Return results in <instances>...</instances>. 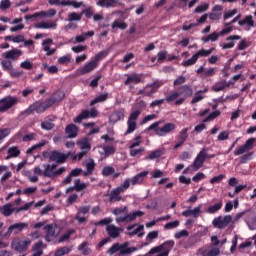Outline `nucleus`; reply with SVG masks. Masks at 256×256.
I'll list each match as a JSON object with an SVG mask.
<instances>
[{
    "label": "nucleus",
    "instance_id": "obj_32",
    "mask_svg": "<svg viewBox=\"0 0 256 256\" xmlns=\"http://www.w3.org/2000/svg\"><path fill=\"white\" fill-rule=\"evenodd\" d=\"M222 208H223V201H219L214 205L209 206L206 210V213H209L210 215H214V213H217V211H221Z\"/></svg>",
    "mask_w": 256,
    "mask_h": 256
},
{
    "label": "nucleus",
    "instance_id": "obj_22",
    "mask_svg": "<svg viewBox=\"0 0 256 256\" xmlns=\"http://www.w3.org/2000/svg\"><path fill=\"white\" fill-rule=\"evenodd\" d=\"M84 171L81 168L72 169L69 175L62 181L63 185H69L71 183L73 177H79V175H83Z\"/></svg>",
    "mask_w": 256,
    "mask_h": 256
},
{
    "label": "nucleus",
    "instance_id": "obj_40",
    "mask_svg": "<svg viewBox=\"0 0 256 256\" xmlns=\"http://www.w3.org/2000/svg\"><path fill=\"white\" fill-rule=\"evenodd\" d=\"M125 115L122 112L115 111L110 115L109 121L110 123H117V121H121Z\"/></svg>",
    "mask_w": 256,
    "mask_h": 256
},
{
    "label": "nucleus",
    "instance_id": "obj_37",
    "mask_svg": "<svg viewBox=\"0 0 256 256\" xmlns=\"http://www.w3.org/2000/svg\"><path fill=\"white\" fill-rule=\"evenodd\" d=\"M160 247H162V251L164 253H167V255H169V251H171V249H173V247H175V241L167 240L166 242L161 244Z\"/></svg>",
    "mask_w": 256,
    "mask_h": 256
},
{
    "label": "nucleus",
    "instance_id": "obj_51",
    "mask_svg": "<svg viewBox=\"0 0 256 256\" xmlns=\"http://www.w3.org/2000/svg\"><path fill=\"white\" fill-rule=\"evenodd\" d=\"M114 174H115V168L111 166H106L102 169L103 177H109V175H114Z\"/></svg>",
    "mask_w": 256,
    "mask_h": 256
},
{
    "label": "nucleus",
    "instance_id": "obj_54",
    "mask_svg": "<svg viewBox=\"0 0 256 256\" xmlns=\"http://www.w3.org/2000/svg\"><path fill=\"white\" fill-rule=\"evenodd\" d=\"M143 215H145V212L143 211H135L129 214V221H135V219H137V217H143Z\"/></svg>",
    "mask_w": 256,
    "mask_h": 256
},
{
    "label": "nucleus",
    "instance_id": "obj_31",
    "mask_svg": "<svg viewBox=\"0 0 256 256\" xmlns=\"http://www.w3.org/2000/svg\"><path fill=\"white\" fill-rule=\"evenodd\" d=\"M15 211H17V209L13 208L11 203H7L2 207V215H4V217H11Z\"/></svg>",
    "mask_w": 256,
    "mask_h": 256
},
{
    "label": "nucleus",
    "instance_id": "obj_53",
    "mask_svg": "<svg viewBox=\"0 0 256 256\" xmlns=\"http://www.w3.org/2000/svg\"><path fill=\"white\" fill-rule=\"evenodd\" d=\"M178 97H180L179 92H173L172 94L166 96L164 101H167L168 103H173V101H177Z\"/></svg>",
    "mask_w": 256,
    "mask_h": 256
},
{
    "label": "nucleus",
    "instance_id": "obj_38",
    "mask_svg": "<svg viewBox=\"0 0 256 256\" xmlns=\"http://www.w3.org/2000/svg\"><path fill=\"white\" fill-rule=\"evenodd\" d=\"M8 155L6 157V159H11L13 157H19V155L21 154V150H19V148L17 146L14 147H10L7 151Z\"/></svg>",
    "mask_w": 256,
    "mask_h": 256
},
{
    "label": "nucleus",
    "instance_id": "obj_7",
    "mask_svg": "<svg viewBox=\"0 0 256 256\" xmlns=\"http://www.w3.org/2000/svg\"><path fill=\"white\" fill-rule=\"evenodd\" d=\"M43 167L44 170L42 175H44V177H49L50 179H55V177H59V175H62V173L67 171V168L65 167H60L57 170H54L51 168V164H44Z\"/></svg>",
    "mask_w": 256,
    "mask_h": 256
},
{
    "label": "nucleus",
    "instance_id": "obj_26",
    "mask_svg": "<svg viewBox=\"0 0 256 256\" xmlns=\"http://www.w3.org/2000/svg\"><path fill=\"white\" fill-rule=\"evenodd\" d=\"M201 215V205L195 207L194 209H186L182 212L183 217H194L197 219Z\"/></svg>",
    "mask_w": 256,
    "mask_h": 256
},
{
    "label": "nucleus",
    "instance_id": "obj_6",
    "mask_svg": "<svg viewBox=\"0 0 256 256\" xmlns=\"http://www.w3.org/2000/svg\"><path fill=\"white\" fill-rule=\"evenodd\" d=\"M44 231H46V235L44 237L47 243H51V241H55L61 231L59 230V226L57 224H48L44 226Z\"/></svg>",
    "mask_w": 256,
    "mask_h": 256
},
{
    "label": "nucleus",
    "instance_id": "obj_10",
    "mask_svg": "<svg viewBox=\"0 0 256 256\" xmlns=\"http://www.w3.org/2000/svg\"><path fill=\"white\" fill-rule=\"evenodd\" d=\"M31 245V240H19L14 239L11 243V248L14 249V251H17L18 253H23V251H26L27 248Z\"/></svg>",
    "mask_w": 256,
    "mask_h": 256
},
{
    "label": "nucleus",
    "instance_id": "obj_60",
    "mask_svg": "<svg viewBox=\"0 0 256 256\" xmlns=\"http://www.w3.org/2000/svg\"><path fill=\"white\" fill-rule=\"evenodd\" d=\"M91 210V207L89 206H81L77 209V215H87L89 211Z\"/></svg>",
    "mask_w": 256,
    "mask_h": 256
},
{
    "label": "nucleus",
    "instance_id": "obj_57",
    "mask_svg": "<svg viewBox=\"0 0 256 256\" xmlns=\"http://www.w3.org/2000/svg\"><path fill=\"white\" fill-rule=\"evenodd\" d=\"M73 233H75V230H73V229L68 230L65 234L60 236L58 242L63 243V241H67V239H69L71 237V235H73Z\"/></svg>",
    "mask_w": 256,
    "mask_h": 256
},
{
    "label": "nucleus",
    "instance_id": "obj_58",
    "mask_svg": "<svg viewBox=\"0 0 256 256\" xmlns=\"http://www.w3.org/2000/svg\"><path fill=\"white\" fill-rule=\"evenodd\" d=\"M155 93V90L153 89V86H151V84H147L144 87V95L146 97H151V95H153Z\"/></svg>",
    "mask_w": 256,
    "mask_h": 256
},
{
    "label": "nucleus",
    "instance_id": "obj_25",
    "mask_svg": "<svg viewBox=\"0 0 256 256\" xmlns=\"http://www.w3.org/2000/svg\"><path fill=\"white\" fill-rule=\"evenodd\" d=\"M65 133L68 137V139H75L79 133V128L75 124H69L65 128Z\"/></svg>",
    "mask_w": 256,
    "mask_h": 256
},
{
    "label": "nucleus",
    "instance_id": "obj_33",
    "mask_svg": "<svg viewBox=\"0 0 256 256\" xmlns=\"http://www.w3.org/2000/svg\"><path fill=\"white\" fill-rule=\"evenodd\" d=\"M238 24L240 27H243V25H248V27H255V21L253 20L252 15L245 16L244 19L238 21Z\"/></svg>",
    "mask_w": 256,
    "mask_h": 256
},
{
    "label": "nucleus",
    "instance_id": "obj_27",
    "mask_svg": "<svg viewBox=\"0 0 256 256\" xmlns=\"http://www.w3.org/2000/svg\"><path fill=\"white\" fill-rule=\"evenodd\" d=\"M77 145H79L81 151L89 153L91 151V138H83L77 142Z\"/></svg>",
    "mask_w": 256,
    "mask_h": 256
},
{
    "label": "nucleus",
    "instance_id": "obj_19",
    "mask_svg": "<svg viewBox=\"0 0 256 256\" xmlns=\"http://www.w3.org/2000/svg\"><path fill=\"white\" fill-rule=\"evenodd\" d=\"M23 54V52L19 49H12L9 50L5 53L2 54V57H4V59L10 60V61H17V59H19V57H21V55Z\"/></svg>",
    "mask_w": 256,
    "mask_h": 256
},
{
    "label": "nucleus",
    "instance_id": "obj_50",
    "mask_svg": "<svg viewBox=\"0 0 256 256\" xmlns=\"http://www.w3.org/2000/svg\"><path fill=\"white\" fill-rule=\"evenodd\" d=\"M74 189L75 191H83V189H87V184L81 183L80 179H76L74 181Z\"/></svg>",
    "mask_w": 256,
    "mask_h": 256
},
{
    "label": "nucleus",
    "instance_id": "obj_14",
    "mask_svg": "<svg viewBox=\"0 0 256 256\" xmlns=\"http://www.w3.org/2000/svg\"><path fill=\"white\" fill-rule=\"evenodd\" d=\"M17 101V97L12 96L1 99L0 103H2V105H0V113H5V111L11 109V107H13V105H15Z\"/></svg>",
    "mask_w": 256,
    "mask_h": 256
},
{
    "label": "nucleus",
    "instance_id": "obj_8",
    "mask_svg": "<svg viewBox=\"0 0 256 256\" xmlns=\"http://www.w3.org/2000/svg\"><path fill=\"white\" fill-rule=\"evenodd\" d=\"M230 223H233V217L231 215H226L224 217L218 216L212 221V225L216 227V229H225L226 227H229Z\"/></svg>",
    "mask_w": 256,
    "mask_h": 256
},
{
    "label": "nucleus",
    "instance_id": "obj_23",
    "mask_svg": "<svg viewBox=\"0 0 256 256\" xmlns=\"http://www.w3.org/2000/svg\"><path fill=\"white\" fill-rule=\"evenodd\" d=\"M35 29H57V22L50 21H41L35 24Z\"/></svg>",
    "mask_w": 256,
    "mask_h": 256
},
{
    "label": "nucleus",
    "instance_id": "obj_20",
    "mask_svg": "<svg viewBox=\"0 0 256 256\" xmlns=\"http://www.w3.org/2000/svg\"><path fill=\"white\" fill-rule=\"evenodd\" d=\"M239 19H241V14L234 17L230 22L224 23L225 28L220 31V35L224 36L231 33L233 31V24L237 23Z\"/></svg>",
    "mask_w": 256,
    "mask_h": 256
},
{
    "label": "nucleus",
    "instance_id": "obj_17",
    "mask_svg": "<svg viewBox=\"0 0 256 256\" xmlns=\"http://www.w3.org/2000/svg\"><path fill=\"white\" fill-rule=\"evenodd\" d=\"M139 115H141V110H134L129 117V133H133L135 129H137V119H139Z\"/></svg>",
    "mask_w": 256,
    "mask_h": 256
},
{
    "label": "nucleus",
    "instance_id": "obj_34",
    "mask_svg": "<svg viewBox=\"0 0 256 256\" xmlns=\"http://www.w3.org/2000/svg\"><path fill=\"white\" fill-rule=\"evenodd\" d=\"M147 175H149V171L140 172L139 174L134 176V178L132 179V184L137 185L139 183H143V181L147 177Z\"/></svg>",
    "mask_w": 256,
    "mask_h": 256
},
{
    "label": "nucleus",
    "instance_id": "obj_44",
    "mask_svg": "<svg viewBox=\"0 0 256 256\" xmlns=\"http://www.w3.org/2000/svg\"><path fill=\"white\" fill-rule=\"evenodd\" d=\"M179 225H181V222H179V220H175V221L166 223L164 225V229L165 231H171V229H177Z\"/></svg>",
    "mask_w": 256,
    "mask_h": 256
},
{
    "label": "nucleus",
    "instance_id": "obj_63",
    "mask_svg": "<svg viewBox=\"0 0 256 256\" xmlns=\"http://www.w3.org/2000/svg\"><path fill=\"white\" fill-rule=\"evenodd\" d=\"M215 75V68H209L202 73V77H213Z\"/></svg>",
    "mask_w": 256,
    "mask_h": 256
},
{
    "label": "nucleus",
    "instance_id": "obj_12",
    "mask_svg": "<svg viewBox=\"0 0 256 256\" xmlns=\"http://www.w3.org/2000/svg\"><path fill=\"white\" fill-rule=\"evenodd\" d=\"M189 139V128H183L178 135L176 136V144L174 145V151H177L179 147H183L185 145V141Z\"/></svg>",
    "mask_w": 256,
    "mask_h": 256
},
{
    "label": "nucleus",
    "instance_id": "obj_11",
    "mask_svg": "<svg viewBox=\"0 0 256 256\" xmlns=\"http://www.w3.org/2000/svg\"><path fill=\"white\" fill-rule=\"evenodd\" d=\"M207 160V148H203L196 156L192 167L195 169V171H199L201 167L205 164V161Z\"/></svg>",
    "mask_w": 256,
    "mask_h": 256
},
{
    "label": "nucleus",
    "instance_id": "obj_45",
    "mask_svg": "<svg viewBox=\"0 0 256 256\" xmlns=\"http://www.w3.org/2000/svg\"><path fill=\"white\" fill-rule=\"evenodd\" d=\"M107 97L108 94L104 93V94H100L99 96H97L96 98H94L91 102L90 105L93 106L97 103H103V101H107Z\"/></svg>",
    "mask_w": 256,
    "mask_h": 256
},
{
    "label": "nucleus",
    "instance_id": "obj_62",
    "mask_svg": "<svg viewBox=\"0 0 256 256\" xmlns=\"http://www.w3.org/2000/svg\"><path fill=\"white\" fill-rule=\"evenodd\" d=\"M139 145H141V136H136L130 144V149H135V147H139Z\"/></svg>",
    "mask_w": 256,
    "mask_h": 256
},
{
    "label": "nucleus",
    "instance_id": "obj_2",
    "mask_svg": "<svg viewBox=\"0 0 256 256\" xmlns=\"http://www.w3.org/2000/svg\"><path fill=\"white\" fill-rule=\"evenodd\" d=\"M105 55H107L105 52L98 53L92 61L87 63L81 70H78V75H87V73H91V71L97 69L99 61H101Z\"/></svg>",
    "mask_w": 256,
    "mask_h": 256
},
{
    "label": "nucleus",
    "instance_id": "obj_13",
    "mask_svg": "<svg viewBox=\"0 0 256 256\" xmlns=\"http://www.w3.org/2000/svg\"><path fill=\"white\" fill-rule=\"evenodd\" d=\"M71 155V152L61 153L59 151H52L49 159L50 161H55L58 165H61L67 161L68 157Z\"/></svg>",
    "mask_w": 256,
    "mask_h": 256
},
{
    "label": "nucleus",
    "instance_id": "obj_36",
    "mask_svg": "<svg viewBox=\"0 0 256 256\" xmlns=\"http://www.w3.org/2000/svg\"><path fill=\"white\" fill-rule=\"evenodd\" d=\"M97 5L99 7H106V9H109V7H117V0H99Z\"/></svg>",
    "mask_w": 256,
    "mask_h": 256
},
{
    "label": "nucleus",
    "instance_id": "obj_64",
    "mask_svg": "<svg viewBox=\"0 0 256 256\" xmlns=\"http://www.w3.org/2000/svg\"><path fill=\"white\" fill-rule=\"evenodd\" d=\"M221 253V250L217 247L209 250L207 256H218Z\"/></svg>",
    "mask_w": 256,
    "mask_h": 256
},
{
    "label": "nucleus",
    "instance_id": "obj_59",
    "mask_svg": "<svg viewBox=\"0 0 256 256\" xmlns=\"http://www.w3.org/2000/svg\"><path fill=\"white\" fill-rule=\"evenodd\" d=\"M81 14H77V12H72L68 15V21H81Z\"/></svg>",
    "mask_w": 256,
    "mask_h": 256
},
{
    "label": "nucleus",
    "instance_id": "obj_18",
    "mask_svg": "<svg viewBox=\"0 0 256 256\" xmlns=\"http://www.w3.org/2000/svg\"><path fill=\"white\" fill-rule=\"evenodd\" d=\"M221 17H223V6L215 5L212 8V12L209 14V19H211V21H219Z\"/></svg>",
    "mask_w": 256,
    "mask_h": 256
},
{
    "label": "nucleus",
    "instance_id": "obj_55",
    "mask_svg": "<svg viewBox=\"0 0 256 256\" xmlns=\"http://www.w3.org/2000/svg\"><path fill=\"white\" fill-rule=\"evenodd\" d=\"M33 251L34 253H40V255H43V241H39L33 245Z\"/></svg>",
    "mask_w": 256,
    "mask_h": 256
},
{
    "label": "nucleus",
    "instance_id": "obj_39",
    "mask_svg": "<svg viewBox=\"0 0 256 256\" xmlns=\"http://www.w3.org/2000/svg\"><path fill=\"white\" fill-rule=\"evenodd\" d=\"M25 227H27V223L13 224V225L9 226L8 231H7V235H11V233H13L14 229H18L19 231H23V229H25Z\"/></svg>",
    "mask_w": 256,
    "mask_h": 256
},
{
    "label": "nucleus",
    "instance_id": "obj_42",
    "mask_svg": "<svg viewBox=\"0 0 256 256\" xmlns=\"http://www.w3.org/2000/svg\"><path fill=\"white\" fill-rule=\"evenodd\" d=\"M143 229H145V226L140 225L133 231L129 232V236L133 237V235H137L138 237H143V235H145V233L143 232Z\"/></svg>",
    "mask_w": 256,
    "mask_h": 256
},
{
    "label": "nucleus",
    "instance_id": "obj_15",
    "mask_svg": "<svg viewBox=\"0 0 256 256\" xmlns=\"http://www.w3.org/2000/svg\"><path fill=\"white\" fill-rule=\"evenodd\" d=\"M175 129H177V126L174 123H166L163 127L156 129V135H158V137H165L169 135V133H173Z\"/></svg>",
    "mask_w": 256,
    "mask_h": 256
},
{
    "label": "nucleus",
    "instance_id": "obj_46",
    "mask_svg": "<svg viewBox=\"0 0 256 256\" xmlns=\"http://www.w3.org/2000/svg\"><path fill=\"white\" fill-rule=\"evenodd\" d=\"M163 155V151L161 150H155L152 151L147 157V160L153 161V159H159Z\"/></svg>",
    "mask_w": 256,
    "mask_h": 256
},
{
    "label": "nucleus",
    "instance_id": "obj_43",
    "mask_svg": "<svg viewBox=\"0 0 256 256\" xmlns=\"http://www.w3.org/2000/svg\"><path fill=\"white\" fill-rule=\"evenodd\" d=\"M41 127L45 131H51V129L55 128V123H53V120H45L41 123Z\"/></svg>",
    "mask_w": 256,
    "mask_h": 256
},
{
    "label": "nucleus",
    "instance_id": "obj_61",
    "mask_svg": "<svg viewBox=\"0 0 256 256\" xmlns=\"http://www.w3.org/2000/svg\"><path fill=\"white\" fill-rule=\"evenodd\" d=\"M188 235H189V231L184 229V230H181L179 232H176L174 234V237H175V239H181L183 237H187Z\"/></svg>",
    "mask_w": 256,
    "mask_h": 256
},
{
    "label": "nucleus",
    "instance_id": "obj_21",
    "mask_svg": "<svg viewBox=\"0 0 256 256\" xmlns=\"http://www.w3.org/2000/svg\"><path fill=\"white\" fill-rule=\"evenodd\" d=\"M83 167L86 168V171L83 172L84 177H89V175H93V171H95V160L89 159L86 162L82 163Z\"/></svg>",
    "mask_w": 256,
    "mask_h": 256
},
{
    "label": "nucleus",
    "instance_id": "obj_47",
    "mask_svg": "<svg viewBox=\"0 0 256 256\" xmlns=\"http://www.w3.org/2000/svg\"><path fill=\"white\" fill-rule=\"evenodd\" d=\"M199 93H207V90H200V91L196 92V95L191 100L192 105H195V103H199V101H203L204 96Z\"/></svg>",
    "mask_w": 256,
    "mask_h": 256
},
{
    "label": "nucleus",
    "instance_id": "obj_24",
    "mask_svg": "<svg viewBox=\"0 0 256 256\" xmlns=\"http://www.w3.org/2000/svg\"><path fill=\"white\" fill-rule=\"evenodd\" d=\"M106 231L111 239H117V237H119V235L123 231V229L116 227L113 224H110V225L106 226Z\"/></svg>",
    "mask_w": 256,
    "mask_h": 256
},
{
    "label": "nucleus",
    "instance_id": "obj_41",
    "mask_svg": "<svg viewBox=\"0 0 256 256\" xmlns=\"http://www.w3.org/2000/svg\"><path fill=\"white\" fill-rule=\"evenodd\" d=\"M230 83L227 82H220L215 84L214 86H212V90L215 93H219V91H223V89H225L226 87H229Z\"/></svg>",
    "mask_w": 256,
    "mask_h": 256
},
{
    "label": "nucleus",
    "instance_id": "obj_1",
    "mask_svg": "<svg viewBox=\"0 0 256 256\" xmlns=\"http://www.w3.org/2000/svg\"><path fill=\"white\" fill-rule=\"evenodd\" d=\"M51 107V101H37L34 104L30 105L24 112L23 115H31L33 113H45L47 109Z\"/></svg>",
    "mask_w": 256,
    "mask_h": 256
},
{
    "label": "nucleus",
    "instance_id": "obj_35",
    "mask_svg": "<svg viewBox=\"0 0 256 256\" xmlns=\"http://www.w3.org/2000/svg\"><path fill=\"white\" fill-rule=\"evenodd\" d=\"M219 37H222L221 32H219V33L213 32L206 37H202V41L204 43H209V41H212V43H215V41L219 40Z\"/></svg>",
    "mask_w": 256,
    "mask_h": 256
},
{
    "label": "nucleus",
    "instance_id": "obj_30",
    "mask_svg": "<svg viewBox=\"0 0 256 256\" xmlns=\"http://www.w3.org/2000/svg\"><path fill=\"white\" fill-rule=\"evenodd\" d=\"M143 81V74H137V73H132L129 75V85L131 89V84L133 83L134 85H139Z\"/></svg>",
    "mask_w": 256,
    "mask_h": 256
},
{
    "label": "nucleus",
    "instance_id": "obj_56",
    "mask_svg": "<svg viewBox=\"0 0 256 256\" xmlns=\"http://www.w3.org/2000/svg\"><path fill=\"white\" fill-rule=\"evenodd\" d=\"M152 89H154V92L157 93V90L161 89L165 83L161 80H155L153 83H150Z\"/></svg>",
    "mask_w": 256,
    "mask_h": 256
},
{
    "label": "nucleus",
    "instance_id": "obj_49",
    "mask_svg": "<svg viewBox=\"0 0 256 256\" xmlns=\"http://www.w3.org/2000/svg\"><path fill=\"white\" fill-rule=\"evenodd\" d=\"M89 243L83 242L79 247L78 251H82V255H89L91 253V248L87 247Z\"/></svg>",
    "mask_w": 256,
    "mask_h": 256
},
{
    "label": "nucleus",
    "instance_id": "obj_29",
    "mask_svg": "<svg viewBox=\"0 0 256 256\" xmlns=\"http://www.w3.org/2000/svg\"><path fill=\"white\" fill-rule=\"evenodd\" d=\"M179 96L183 95V97H191L193 95V88L189 85H183L179 88L178 92Z\"/></svg>",
    "mask_w": 256,
    "mask_h": 256
},
{
    "label": "nucleus",
    "instance_id": "obj_52",
    "mask_svg": "<svg viewBox=\"0 0 256 256\" xmlns=\"http://www.w3.org/2000/svg\"><path fill=\"white\" fill-rule=\"evenodd\" d=\"M70 252H71V249L69 247H61L58 250H56L55 256L67 255Z\"/></svg>",
    "mask_w": 256,
    "mask_h": 256
},
{
    "label": "nucleus",
    "instance_id": "obj_4",
    "mask_svg": "<svg viewBox=\"0 0 256 256\" xmlns=\"http://www.w3.org/2000/svg\"><path fill=\"white\" fill-rule=\"evenodd\" d=\"M107 255L125 256L129 253V242L123 244L115 243L107 251Z\"/></svg>",
    "mask_w": 256,
    "mask_h": 256
},
{
    "label": "nucleus",
    "instance_id": "obj_16",
    "mask_svg": "<svg viewBox=\"0 0 256 256\" xmlns=\"http://www.w3.org/2000/svg\"><path fill=\"white\" fill-rule=\"evenodd\" d=\"M99 112L96 108H91V110H83L75 119L74 123H81L83 119H89V117H97Z\"/></svg>",
    "mask_w": 256,
    "mask_h": 256
},
{
    "label": "nucleus",
    "instance_id": "obj_3",
    "mask_svg": "<svg viewBox=\"0 0 256 256\" xmlns=\"http://www.w3.org/2000/svg\"><path fill=\"white\" fill-rule=\"evenodd\" d=\"M215 51V48H210L208 50L201 49L198 52H196L190 59L185 60L182 62L183 67H191V65H195L197 61L199 60V57H209L211 53Z\"/></svg>",
    "mask_w": 256,
    "mask_h": 256
},
{
    "label": "nucleus",
    "instance_id": "obj_9",
    "mask_svg": "<svg viewBox=\"0 0 256 256\" xmlns=\"http://www.w3.org/2000/svg\"><path fill=\"white\" fill-rule=\"evenodd\" d=\"M112 213L117 217L116 223H127L129 221V208L127 206L115 208Z\"/></svg>",
    "mask_w": 256,
    "mask_h": 256
},
{
    "label": "nucleus",
    "instance_id": "obj_28",
    "mask_svg": "<svg viewBox=\"0 0 256 256\" xmlns=\"http://www.w3.org/2000/svg\"><path fill=\"white\" fill-rule=\"evenodd\" d=\"M65 94L61 91H56L47 101H50L51 107L55 105V103H59V101H63Z\"/></svg>",
    "mask_w": 256,
    "mask_h": 256
},
{
    "label": "nucleus",
    "instance_id": "obj_48",
    "mask_svg": "<svg viewBox=\"0 0 256 256\" xmlns=\"http://www.w3.org/2000/svg\"><path fill=\"white\" fill-rule=\"evenodd\" d=\"M1 65H2V69H4V71H7L8 73L13 68V62L11 60H7V59L2 60Z\"/></svg>",
    "mask_w": 256,
    "mask_h": 256
},
{
    "label": "nucleus",
    "instance_id": "obj_5",
    "mask_svg": "<svg viewBox=\"0 0 256 256\" xmlns=\"http://www.w3.org/2000/svg\"><path fill=\"white\" fill-rule=\"evenodd\" d=\"M129 189V179H126L123 184H121L119 187L116 189H113L110 192L109 199L113 203L117 201H121L123 197H121V193H125Z\"/></svg>",
    "mask_w": 256,
    "mask_h": 256
}]
</instances>
